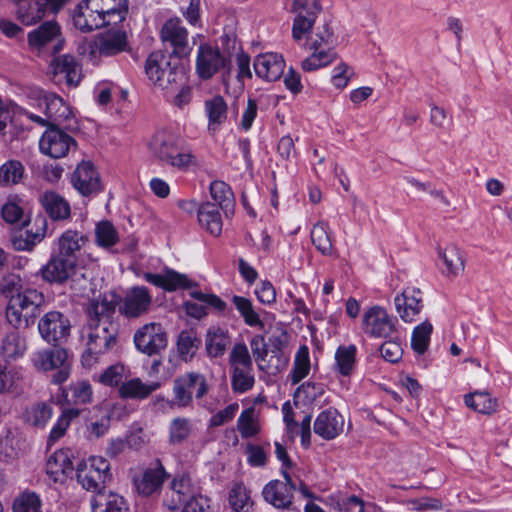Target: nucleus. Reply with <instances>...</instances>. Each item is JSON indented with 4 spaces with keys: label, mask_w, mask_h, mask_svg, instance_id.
I'll use <instances>...</instances> for the list:
<instances>
[{
    "label": "nucleus",
    "mask_w": 512,
    "mask_h": 512,
    "mask_svg": "<svg viewBox=\"0 0 512 512\" xmlns=\"http://www.w3.org/2000/svg\"><path fill=\"white\" fill-rule=\"evenodd\" d=\"M76 270V262L72 258H66L57 252L44 265L40 273L42 278L49 283H63L69 279Z\"/></svg>",
    "instance_id": "412c9836"
},
{
    "label": "nucleus",
    "mask_w": 512,
    "mask_h": 512,
    "mask_svg": "<svg viewBox=\"0 0 512 512\" xmlns=\"http://www.w3.org/2000/svg\"><path fill=\"white\" fill-rule=\"evenodd\" d=\"M126 46V35L121 32H115L106 34L94 41L83 42L78 50L80 54L95 63L98 57L113 56L124 51Z\"/></svg>",
    "instance_id": "ddd939ff"
},
{
    "label": "nucleus",
    "mask_w": 512,
    "mask_h": 512,
    "mask_svg": "<svg viewBox=\"0 0 512 512\" xmlns=\"http://www.w3.org/2000/svg\"><path fill=\"white\" fill-rule=\"evenodd\" d=\"M144 279L156 287L163 288L166 291H174L178 288L189 286V280L186 275L177 273L173 270H167L164 274H154L147 272Z\"/></svg>",
    "instance_id": "4c0bfd02"
},
{
    "label": "nucleus",
    "mask_w": 512,
    "mask_h": 512,
    "mask_svg": "<svg viewBox=\"0 0 512 512\" xmlns=\"http://www.w3.org/2000/svg\"><path fill=\"white\" fill-rule=\"evenodd\" d=\"M216 203L205 202L198 208V222L202 228L213 236H219L222 232V217Z\"/></svg>",
    "instance_id": "f704fd0d"
},
{
    "label": "nucleus",
    "mask_w": 512,
    "mask_h": 512,
    "mask_svg": "<svg viewBox=\"0 0 512 512\" xmlns=\"http://www.w3.org/2000/svg\"><path fill=\"white\" fill-rule=\"evenodd\" d=\"M311 240L316 249L323 255H331L333 244L329 225L324 221L317 222L311 229Z\"/></svg>",
    "instance_id": "3c124183"
},
{
    "label": "nucleus",
    "mask_w": 512,
    "mask_h": 512,
    "mask_svg": "<svg viewBox=\"0 0 512 512\" xmlns=\"http://www.w3.org/2000/svg\"><path fill=\"white\" fill-rule=\"evenodd\" d=\"M334 43V33L328 24L318 27L316 32L307 38L306 46L309 50L331 47Z\"/></svg>",
    "instance_id": "0e129e2a"
},
{
    "label": "nucleus",
    "mask_w": 512,
    "mask_h": 512,
    "mask_svg": "<svg viewBox=\"0 0 512 512\" xmlns=\"http://www.w3.org/2000/svg\"><path fill=\"white\" fill-rule=\"evenodd\" d=\"M134 344L138 351L148 356L157 355L168 344V336L160 323L150 322L139 327L134 333Z\"/></svg>",
    "instance_id": "9b49d317"
},
{
    "label": "nucleus",
    "mask_w": 512,
    "mask_h": 512,
    "mask_svg": "<svg viewBox=\"0 0 512 512\" xmlns=\"http://www.w3.org/2000/svg\"><path fill=\"white\" fill-rule=\"evenodd\" d=\"M312 53L301 62V68L311 72L331 64L337 58L336 51L331 47L311 50Z\"/></svg>",
    "instance_id": "49530a36"
},
{
    "label": "nucleus",
    "mask_w": 512,
    "mask_h": 512,
    "mask_svg": "<svg viewBox=\"0 0 512 512\" xmlns=\"http://www.w3.org/2000/svg\"><path fill=\"white\" fill-rule=\"evenodd\" d=\"M355 345L340 346L335 353L336 369L343 376H349L355 365Z\"/></svg>",
    "instance_id": "4d7b16f0"
},
{
    "label": "nucleus",
    "mask_w": 512,
    "mask_h": 512,
    "mask_svg": "<svg viewBox=\"0 0 512 512\" xmlns=\"http://www.w3.org/2000/svg\"><path fill=\"white\" fill-rule=\"evenodd\" d=\"M92 512H127L124 498L112 491L100 492L91 499Z\"/></svg>",
    "instance_id": "c9c22d12"
},
{
    "label": "nucleus",
    "mask_w": 512,
    "mask_h": 512,
    "mask_svg": "<svg viewBox=\"0 0 512 512\" xmlns=\"http://www.w3.org/2000/svg\"><path fill=\"white\" fill-rule=\"evenodd\" d=\"M92 8L98 12L105 26L117 25L123 22L128 14L127 0H90Z\"/></svg>",
    "instance_id": "a878e982"
},
{
    "label": "nucleus",
    "mask_w": 512,
    "mask_h": 512,
    "mask_svg": "<svg viewBox=\"0 0 512 512\" xmlns=\"http://www.w3.org/2000/svg\"><path fill=\"white\" fill-rule=\"evenodd\" d=\"M193 424L185 417H175L169 425V443L173 446L182 445L193 433Z\"/></svg>",
    "instance_id": "8fccbe9b"
},
{
    "label": "nucleus",
    "mask_w": 512,
    "mask_h": 512,
    "mask_svg": "<svg viewBox=\"0 0 512 512\" xmlns=\"http://www.w3.org/2000/svg\"><path fill=\"white\" fill-rule=\"evenodd\" d=\"M231 387L235 393H245L255 384L253 363L247 346L236 343L229 355Z\"/></svg>",
    "instance_id": "39448f33"
},
{
    "label": "nucleus",
    "mask_w": 512,
    "mask_h": 512,
    "mask_svg": "<svg viewBox=\"0 0 512 512\" xmlns=\"http://www.w3.org/2000/svg\"><path fill=\"white\" fill-rule=\"evenodd\" d=\"M79 410L75 408L66 409L58 418L56 424L51 429L49 435V442L54 443L64 436L67 428L69 427L72 419L78 417Z\"/></svg>",
    "instance_id": "338daca9"
},
{
    "label": "nucleus",
    "mask_w": 512,
    "mask_h": 512,
    "mask_svg": "<svg viewBox=\"0 0 512 512\" xmlns=\"http://www.w3.org/2000/svg\"><path fill=\"white\" fill-rule=\"evenodd\" d=\"M116 301L118 311L127 319H136L147 314L152 305V295L144 286H135L128 289L124 296L117 300L115 294H111L108 299Z\"/></svg>",
    "instance_id": "9d476101"
},
{
    "label": "nucleus",
    "mask_w": 512,
    "mask_h": 512,
    "mask_svg": "<svg viewBox=\"0 0 512 512\" xmlns=\"http://www.w3.org/2000/svg\"><path fill=\"white\" fill-rule=\"evenodd\" d=\"M76 476L85 490L106 492V484L112 479L110 463L102 456H90L78 465Z\"/></svg>",
    "instance_id": "20e7f679"
},
{
    "label": "nucleus",
    "mask_w": 512,
    "mask_h": 512,
    "mask_svg": "<svg viewBox=\"0 0 512 512\" xmlns=\"http://www.w3.org/2000/svg\"><path fill=\"white\" fill-rule=\"evenodd\" d=\"M210 194L227 216L233 213L234 194L228 184L220 180L213 181L210 184Z\"/></svg>",
    "instance_id": "09e8293b"
},
{
    "label": "nucleus",
    "mask_w": 512,
    "mask_h": 512,
    "mask_svg": "<svg viewBox=\"0 0 512 512\" xmlns=\"http://www.w3.org/2000/svg\"><path fill=\"white\" fill-rule=\"evenodd\" d=\"M88 240V236L83 232L69 229L59 236L56 252L76 262V253L87 244Z\"/></svg>",
    "instance_id": "2f4dec72"
},
{
    "label": "nucleus",
    "mask_w": 512,
    "mask_h": 512,
    "mask_svg": "<svg viewBox=\"0 0 512 512\" xmlns=\"http://www.w3.org/2000/svg\"><path fill=\"white\" fill-rule=\"evenodd\" d=\"M12 512H42V500L36 492L25 490L13 500Z\"/></svg>",
    "instance_id": "864d4df0"
},
{
    "label": "nucleus",
    "mask_w": 512,
    "mask_h": 512,
    "mask_svg": "<svg viewBox=\"0 0 512 512\" xmlns=\"http://www.w3.org/2000/svg\"><path fill=\"white\" fill-rule=\"evenodd\" d=\"M72 184L82 195H90L100 190V178L90 161H82L72 174Z\"/></svg>",
    "instance_id": "b1692460"
},
{
    "label": "nucleus",
    "mask_w": 512,
    "mask_h": 512,
    "mask_svg": "<svg viewBox=\"0 0 512 512\" xmlns=\"http://www.w3.org/2000/svg\"><path fill=\"white\" fill-rule=\"evenodd\" d=\"M161 387L160 382L145 383L136 377L125 380L118 388L119 396L122 399L143 400L148 398L154 391Z\"/></svg>",
    "instance_id": "473e14b6"
},
{
    "label": "nucleus",
    "mask_w": 512,
    "mask_h": 512,
    "mask_svg": "<svg viewBox=\"0 0 512 512\" xmlns=\"http://www.w3.org/2000/svg\"><path fill=\"white\" fill-rule=\"evenodd\" d=\"M116 311L115 299L107 295L90 301L87 307V345L91 351L107 352L117 342L118 325L113 321Z\"/></svg>",
    "instance_id": "f257e3e1"
},
{
    "label": "nucleus",
    "mask_w": 512,
    "mask_h": 512,
    "mask_svg": "<svg viewBox=\"0 0 512 512\" xmlns=\"http://www.w3.org/2000/svg\"><path fill=\"white\" fill-rule=\"evenodd\" d=\"M96 242L99 246L109 248L119 240V235L114 225L109 221H101L95 228Z\"/></svg>",
    "instance_id": "052dcab7"
},
{
    "label": "nucleus",
    "mask_w": 512,
    "mask_h": 512,
    "mask_svg": "<svg viewBox=\"0 0 512 512\" xmlns=\"http://www.w3.org/2000/svg\"><path fill=\"white\" fill-rule=\"evenodd\" d=\"M161 40L166 47L172 49V54L183 58L190 53L188 44V32L182 26L179 18L167 20L161 29Z\"/></svg>",
    "instance_id": "f3484780"
},
{
    "label": "nucleus",
    "mask_w": 512,
    "mask_h": 512,
    "mask_svg": "<svg viewBox=\"0 0 512 512\" xmlns=\"http://www.w3.org/2000/svg\"><path fill=\"white\" fill-rule=\"evenodd\" d=\"M186 81V77L182 71L172 68L170 71H166L163 78L155 84L163 92L164 96H168L170 93L175 92L183 82Z\"/></svg>",
    "instance_id": "69168bd1"
},
{
    "label": "nucleus",
    "mask_w": 512,
    "mask_h": 512,
    "mask_svg": "<svg viewBox=\"0 0 512 512\" xmlns=\"http://www.w3.org/2000/svg\"><path fill=\"white\" fill-rule=\"evenodd\" d=\"M37 108L47 117L50 125L62 123L71 115L69 106L54 93H42L37 99Z\"/></svg>",
    "instance_id": "4be33fe9"
},
{
    "label": "nucleus",
    "mask_w": 512,
    "mask_h": 512,
    "mask_svg": "<svg viewBox=\"0 0 512 512\" xmlns=\"http://www.w3.org/2000/svg\"><path fill=\"white\" fill-rule=\"evenodd\" d=\"M26 350V339L18 332H10L2 340L1 354L6 361L16 360L22 357Z\"/></svg>",
    "instance_id": "a18cd8bd"
},
{
    "label": "nucleus",
    "mask_w": 512,
    "mask_h": 512,
    "mask_svg": "<svg viewBox=\"0 0 512 512\" xmlns=\"http://www.w3.org/2000/svg\"><path fill=\"white\" fill-rule=\"evenodd\" d=\"M197 488L192 484L189 476L183 475L175 478L171 483V502L165 500L167 507L170 510H176L182 504L193 498H198Z\"/></svg>",
    "instance_id": "7c9ffc66"
},
{
    "label": "nucleus",
    "mask_w": 512,
    "mask_h": 512,
    "mask_svg": "<svg viewBox=\"0 0 512 512\" xmlns=\"http://www.w3.org/2000/svg\"><path fill=\"white\" fill-rule=\"evenodd\" d=\"M41 337L54 345L64 342L70 335L71 324L69 319L59 311L47 312L38 323Z\"/></svg>",
    "instance_id": "2eb2a0df"
},
{
    "label": "nucleus",
    "mask_w": 512,
    "mask_h": 512,
    "mask_svg": "<svg viewBox=\"0 0 512 512\" xmlns=\"http://www.w3.org/2000/svg\"><path fill=\"white\" fill-rule=\"evenodd\" d=\"M231 343L227 330L212 326L207 330L205 337V348L208 356L217 358L222 356Z\"/></svg>",
    "instance_id": "58836bf2"
},
{
    "label": "nucleus",
    "mask_w": 512,
    "mask_h": 512,
    "mask_svg": "<svg viewBox=\"0 0 512 512\" xmlns=\"http://www.w3.org/2000/svg\"><path fill=\"white\" fill-rule=\"evenodd\" d=\"M17 6V17L24 25H33L46 13L43 0H13Z\"/></svg>",
    "instance_id": "e433bc0d"
},
{
    "label": "nucleus",
    "mask_w": 512,
    "mask_h": 512,
    "mask_svg": "<svg viewBox=\"0 0 512 512\" xmlns=\"http://www.w3.org/2000/svg\"><path fill=\"white\" fill-rule=\"evenodd\" d=\"M172 406L186 408L192 406L193 394L196 399H202L208 392L205 375L199 372H187L177 376L173 381Z\"/></svg>",
    "instance_id": "0eeeda50"
},
{
    "label": "nucleus",
    "mask_w": 512,
    "mask_h": 512,
    "mask_svg": "<svg viewBox=\"0 0 512 512\" xmlns=\"http://www.w3.org/2000/svg\"><path fill=\"white\" fill-rule=\"evenodd\" d=\"M361 328L364 334L372 338H394L398 334L397 319L378 305L364 311Z\"/></svg>",
    "instance_id": "1a4fd4ad"
},
{
    "label": "nucleus",
    "mask_w": 512,
    "mask_h": 512,
    "mask_svg": "<svg viewBox=\"0 0 512 512\" xmlns=\"http://www.w3.org/2000/svg\"><path fill=\"white\" fill-rule=\"evenodd\" d=\"M128 370L123 364H114L106 368L94 380L104 386L116 387L122 385L127 379Z\"/></svg>",
    "instance_id": "13d9d810"
},
{
    "label": "nucleus",
    "mask_w": 512,
    "mask_h": 512,
    "mask_svg": "<svg viewBox=\"0 0 512 512\" xmlns=\"http://www.w3.org/2000/svg\"><path fill=\"white\" fill-rule=\"evenodd\" d=\"M432 330V324L428 321H424L414 328L411 345L418 354H423L427 350Z\"/></svg>",
    "instance_id": "680f3d73"
},
{
    "label": "nucleus",
    "mask_w": 512,
    "mask_h": 512,
    "mask_svg": "<svg viewBox=\"0 0 512 512\" xmlns=\"http://www.w3.org/2000/svg\"><path fill=\"white\" fill-rule=\"evenodd\" d=\"M237 428L243 438H250L259 432V425L252 408L244 410L238 418Z\"/></svg>",
    "instance_id": "774afa93"
},
{
    "label": "nucleus",
    "mask_w": 512,
    "mask_h": 512,
    "mask_svg": "<svg viewBox=\"0 0 512 512\" xmlns=\"http://www.w3.org/2000/svg\"><path fill=\"white\" fill-rule=\"evenodd\" d=\"M25 451V440L16 428H7L0 434V462L12 464Z\"/></svg>",
    "instance_id": "5701e85b"
},
{
    "label": "nucleus",
    "mask_w": 512,
    "mask_h": 512,
    "mask_svg": "<svg viewBox=\"0 0 512 512\" xmlns=\"http://www.w3.org/2000/svg\"><path fill=\"white\" fill-rule=\"evenodd\" d=\"M284 481L271 480L262 491L266 502L278 509L288 508L293 501V491L297 489V484L291 474L286 470H281Z\"/></svg>",
    "instance_id": "4468645a"
},
{
    "label": "nucleus",
    "mask_w": 512,
    "mask_h": 512,
    "mask_svg": "<svg viewBox=\"0 0 512 512\" xmlns=\"http://www.w3.org/2000/svg\"><path fill=\"white\" fill-rule=\"evenodd\" d=\"M75 146L72 136L53 126L43 133L39 141L40 151L54 159L65 157Z\"/></svg>",
    "instance_id": "dca6fc26"
},
{
    "label": "nucleus",
    "mask_w": 512,
    "mask_h": 512,
    "mask_svg": "<svg viewBox=\"0 0 512 512\" xmlns=\"http://www.w3.org/2000/svg\"><path fill=\"white\" fill-rule=\"evenodd\" d=\"M322 7L319 0H293L291 12L296 16L292 25V37L301 41L311 32Z\"/></svg>",
    "instance_id": "f8f14e48"
},
{
    "label": "nucleus",
    "mask_w": 512,
    "mask_h": 512,
    "mask_svg": "<svg viewBox=\"0 0 512 512\" xmlns=\"http://www.w3.org/2000/svg\"><path fill=\"white\" fill-rule=\"evenodd\" d=\"M145 69L148 78L155 85L163 78L165 72L170 71L172 67H170V63L162 53L156 52L148 57Z\"/></svg>",
    "instance_id": "5fc2aeb1"
},
{
    "label": "nucleus",
    "mask_w": 512,
    "mask_h": 512,
    "mask_svg": "<svg viewBox=\"0 0 512 512\" xmlns=\"http://www.w3.org/2000/svg\"><path fill=\"white\" fill-rule=\"evenodd\" d=\"M395 309L404 322L416 320L423 308V294L419 288L406 287L394 299Z\"/></svg>",
    "instance_id": "6ab92c4d"
},
{
    "label": "nucleus",
    "mask_w": 512,
    "mask_h": 512,
    "mask_svg": "<svg viewBox=\"0 0 512 512\" xmlns=\"http://www.w3.org/2000/svg\"><path fill=\"white\" fill-rule=\"evenodd\" d=\"M444 268L443 273L447 277H457L464 271V260L461 255L460 249L454 245L449 244L439 251Z\"/></svg>",
    "instance_id": "ea45409f"
},
{
    "label": "nucleus",
    "mask_w": 512,
    "mask_h": 512,
    "mask_svg": "<svg viewBox=\"0 0 512 512\" xmlns=\"http://www.w3.org/2000/svg\"><path fill=\"white\" fill-rule=\"evenodd\" d=\"M465 404L474 411L490 415L497 409V399L486 391H475L464 397Z\"/></svg>",
    "instance_id": "de8ad7c7"
},
{
    "label": "nucleus",
    "mask_w": 512,
    "mask_h": 512,
    "mask_svg": "<svg viewBox=\"0 0 512 512\" xmlns=\"http://www.w3.org/2000/svg\"><path fill=\"white\" fill-rule=\"evenodd\" d=\"M166 478V472L160 461L156 467L148 468L133 479L137 492L143 496H150L158 491Z\"/></svg>",
    "instance_id": "cd10ccee"
},
{
    "label": "nucleus",
    "mask_w": 512,
    "mask_h": 512,
    "mask_svg": "<svg viewBox=\"0 0 512 512\" xmlns=\"http://www.w3.org/2000/svg\"><path fill=\"white\" fill-rule=\"evenodd\" d=\"M43 303V295L36 289H26L12 295L6 306L7 322L16 329H26L35 323Z\"/></svg>",
    "instance_id": "7ed1b4c3"
},
{
    "label": "nucleus",
    "mask_w": 512,
    "mask_h": 512,
    "mask_svg": "<svg viewBox=\"0 0 512 512\" xmlns=\"http://www.w3.org/2000/svg\"><path fill=\"white\" fill-rule=\"evenodd\" d=\"M201 345V339L194 330H183L176 341L177 354L184 362H189L196 355Z\"/></svg>",
    "instance_id": "37998d69"
},
{
    "label": "nucleus",
    "mask_w": 512,
    "mask_h": 512,
    "mask_svg": "<svg viewBox=\"0 0 512 512\" xmlns=\"http://www.w3.org/2000/svg\"><path fill=\"white\" fill-rule=\"evenodd\" d=\"M54 81L64 82L68 87H77L82 79L81 68L72 55L55 57L50 63Z\"/></svg>",
    "instance_id": "a211bd4d"
},
{
    "label": "nucleus",
    "mask_w": 512,
    "mask_h": 512,
    "mask_svg": "<svg viewBox=\"0 0 512 512\" xmlns=\"http://www.w3.org/2000/svg\"><path fill=\"white\" fill-rule=\"evenodd\" d=\"M52 415V405L46 402H39L26 409L24 421L36 429H43L52 418Z\"/></svg>",
    "instance_id": "c03bdc74"
},
{
    "label": "nucleus",
    "mask_w": 512,
    "mask_h": 512,
    "mask_svg": "<svg viewBox=\"0 0 512 512\" xmlns=\"http://www.w3.org/2000/svg\"><path fill=\"white\" fill-rule=\"evenodd\" d=\"M151 155L160 163L180 170L194 163L195 156L185 148L184 141L171 131H157L148 143Z\"/></svg>",
    "instance_id": "f03ea898"
},
{
    "label": "nucleus",
    "mask_w": 512,
    "mask_h": 512,
    "mask_svg": "<svg viewBox=\"0 0 512 512\" xmlns=\"http://www.w3.org/2000/svg\"><path fill=\"white\" fill-rule=\"evenodd\" d=\"M228 501L231 508L236 512H248L253 505L250 492L242 483L233 485L229 492Z\"/></svg>",
    "instance_id": "6e6d98bb"
},
{
    "label": "nucleus",
    "mask_w": 512,
    "mask_h": 512,
    "mask_svg": "<svg viewBox=\"0 0 512 512\" xmlns=\"http://www.w3.org/2000/svg\"><path fill=\"white\" fill-rule=\"evenodd\" d=\"M24 174L21 162L10 160L0 166V184L12 185L20 182Z\"/></svg>",
    "instance_id": "e2e57ef3"
},
{
    "label": "nucleus",
    "mask_w": 512,
    "mask_h": 512,
    "mask_svg": "<svg viewBox=\"0 0 512 512\" xmlns=\"http://www.w3.org/2000/svg\"><path fill=\"white\" fill-rule=\"evenodd\" d=\"M272 348L265 354L263 361H260L259 369L276 375L286 369L289 363V354L282 348V341L279 338L271 339Z\"/></svg>",
    "instance_id": "c756f323"
},
{
    "label": "nucleus",
    "mask_w": 512,
    "mask_h": 512,
    "mask_svg": "<svg viewBox=\"0 0 512 512\" xmlns=\"http://www.w3.org/2000/svg\"><path fill=\"white\" fill-rule=\"evenodd\" d=\"M310 371L309 349L307 346H301L295 356L294 366L291 372L292 384L299 383Z\"/></svg>",
    "instance_id": "bf43d9fd"
},
{
    "label": "nucleus",
    "mask_w": 512,
    "mask_h": 512,
    "mask_svg": "<svg viewBox=\"0 0 512 512\" xmlns=\"http://www.w3.org/2000/svg\"><path fill=\"white\" fill-rule=\"evenodd\" d=\"M41 203L45 211L54 220H63L70 216L69 203L53 191L45 192L41 197Z\"/></svg>",
    "instance_id": "a19ab883"
},
{
    "label": "nucleus",
    "mask_w": 512,
    "mask_h": 512,
    "mask_svg": "<svg viewBox=\"0 0 512 512\" xmlns=\"http://www.w3.org/2000/svg\"><path fill=\"white\" fill-rule=\"evenodd\" d=\"M94 10L90 0L82 1L72 14L74 26L83 32H90L105 27V22L102 21L98 12Z\"/></svg>",
    "instance_id": "c85d7f7f"
},
{
    "label": "nucleus",
    "mask_w": 512,
    "mask_h": 512,
    "mask_svg": "<svg viewBox=\"0 0 512 512\" xmlns=\"http://www.w3.org/2000/svg\"><path fill=\"white\" fill-rule=\"evenodd\" d=\"M31 362L40 372L55 370L52 383L62 384L70 375V364L67 351L61 347L43 348L32 353Z\"/></svg>",
    "instance_id": "6e6552de"
},
{
    "label": "nucleus",
    "mask_w": 512,
    "mask_h": 512,
    "mask_svg": "<svg viewBox=\"0 0 512 512\" xmlns=\"http://www.w3.org/2000/svg\"><path fill=\"white\" fill-rule=\"evenodd\" d=\"M344 427L343 416L334 408L322 411L314 422V432L325 440L336 438Z\"/></svg>",
    "instance_id": "393cba45"
},
{
    "label": "nucleus",
    "mask_w": 512,
    "mask_h": 512,
    "mask_svg": "<svg viewBox=\"0 0 512 512\" xmlns=\"http://www.w3.org/2000/svg\"><path fill=\"white\" fill-rule=\"evenodd\" d=\"M29 49L39 56H51L64 47L61 27L57 22L46 21L27 34Z\"/></svg>",
    "instance_id": "423d86ee"
},
{
    "label": "nucleus",
    "mask_w": 512,
    "mask_h": 512,
    "mask_svg": "<svg viewBox=\"0 0 512 512\" xmlns=\"http://www.w3.org/2000/svg\"><path fill=\"white\" fill-rule=\"evenodd\" d=\"M204 109L209 121V130H216L227 119L228 107L224 98L220 95L205 100Z\"/></svg>",
    "instance_id": "79ce46f5"
},
{
    "label": "nucleus",
    "mask_w": 512,
    "mask_h": 512,
    "mask_svg": "<svg viewBox=\"0 0 512 512\" xmlns=\"http://www.w3.org/2000/svg\"><path fill=\"white\" fill-rule=\"evenodd\" d=\"M72 470V461L64 450L55 451L47 460L46 473L55 483H63Z\"/></svg>",
    "instance_id": "72a5a7b5"
},
{
    "label": "nucleus",
    "mask_w": 512,
    "mask_h": 512,
    "mask_svg": "<svg viewBox=\"0 0 512 512\" xmlns=\"http://www.w3.org/2000/svg\"><path fill=\"white\" fill-rule=\"evenodd\" d=\"M253 66L258 77L267 81H276L284 72L285 61L282 55L271 52L258 55Z\"/></svg>",
    "instance_id": "bb28decb"
},
{
    "label": "nucleus",
    "mask_w": 512,
    "mask_h": 512,
    "mask_svg": "<svg viewBox=\"0 0 512 512\" xmlns=\"http://www.w3.org/2000/svg\"><path fill=\"white\" fill-rule=\"evenodd\" d=\"M232 303L234 304L239 314L243 317L246 325L257 328L264 327V323L261 320L258 312L255 310L250 299L243 296L234 295L232 297Z\"/></svg>",
    "instance_id": "603ef678"
},
{
    "label": "nucleus",
    "mask_w": 512,
    "mask_h": 512,
    "mask_svg": "<svg viewBox=\"0 0 512 512\" xmlns=\"http://www.w3.org/2000/svg\"><path fill=\"white\" fill-rule=\"evenodd\" d=\"M226 64V58L219 49L207 44H202L198 48L196 59V71L203 80H208L215 75Z\"/></svg>",
    "instance_id": "aec40b11"
}]
</instances>
